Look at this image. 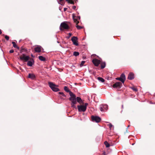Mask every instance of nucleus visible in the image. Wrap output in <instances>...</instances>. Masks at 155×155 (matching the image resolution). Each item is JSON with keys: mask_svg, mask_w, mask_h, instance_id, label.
<instances>
[{"mask_svg": "<svg viewBox=\"0 0 155 155\" xmlns=\"http://www.w3.org/2000/svg\"><path fill=\"white\" fill-rule=\"evenodd\" d=\"M70 97L69 98V100L71 102V107L76 108V107L75 105L77 103L76 96L71 92H70Z\"/></svg>", "mask_w": 155, "mask_h": 155, "instance_id": "f257e3e1", "label": "nucleus"}, {"mask_svg": "<svg viewBox=\"0 0 155 155\" xmlns=\"http://www.w3.org/2000/svg\"><path fill=\"white\" fill-rule=\"evenodd\" d=\"M88 104L85 103L84 105H78L77 107L79 112H84L86 111Z\"/></svg>", "mask_w": 155, "mask_h": 155, "instance_id": "f03ea898", "label": "nucleus"}, {"mask_svg": "<svg viewBox=\"0 0 155 155\" xmlns=\"http://www.w3.org/2000/svg\"><path fill=\"white\" fill-rule=\"evenodd\" d=\"M49 87L54 91L57 92L59 91V89L58 88V86L56 85L52 82H49L48 83Z\"/></svg>", "mask_w": 155, "mask_h": 155, "instance_id": "7ed1b4c3", "label": "nucleus"}, {"mask_svg": "<svg viewBox=\"0 0 155 155\" xmlns=\"http://www.w3.org/2000/svg\"><path fill=\"white\" fill-rule=\"evenodd\" d=\"M30 57L28 56H27L25 54H23L20 57V59L21 60L26 62L29 60Z\"/></svg>", "mask_w": 155, "mask_h": 155, "instance_id": "20e7f679", "label": "nucleus"}, {"mask_svg": "<svg viewBox=\"0 0 155 155\" xmlns=\"http://www.w3.org/2000/svg\"><path fill=\"white\" fill-rule=\"evenodd\" d=\"M64 29H68L69 28V26L65 22L62 23L60 26V29L62 30V28Z\"/></svg>", "mask_w": 155, "mask_h": 155, "instance_id": "39448f33", "label": "nucleus"}, {"mask_svg": "<svg viewBox=\"0 0 155 155\" xmlns=\"http://www.w3.org/2000/svg\"><path fill=\"white\" fill-rule=\"evenodd\" d=\"M71 40L74 45L76 46H78V38L77 37L73 36Z\"/></svg>", "mask_w": 155, "mask_h": 155, "instance_id": "423d86ee", "label": "nucleus"}, {"mask_svg": "<svg viewBox=\"0 0 155 155\" xmlns=\"http://www.w3.org/2000/svg\"><path fill=\"white\" fill-rule=\"evenodd\" d=\"M91 119L92 121H95L96 122L98 123L101 120V118L98 117L92 116Z\"/></svg>", "mask_w": 155, "mask_h": 155, "instance_id": "0eeeda50", "label": "nucleus"}, {"mask_svg": "<svg viewBox=\"0 0 155 155\" xmlns=\"http://www.w3.org/2000/svg\"><path fill=\"white\" fill-rule=\"evenodd\" d=\"M108 109V106L107 105H101L100 107V110L102 112L104 111V110H107Z\"/></svg>", "mask_w": 155, "mask_h": 155, "instance_id": "6e6552de", "label": "nucleus"}, {"mask_svg": "<svg viewBox=\"0 0 155 155\" xmlns=\"http://www.w3.org/2000/svg\"><path fill=\"white\" fill-rule=\"evenodd\" d=\"M73 18L74 22L76 23V24H78L79 22L78 20L80 19V16L76 17L74 16V15H73Z\"/></svg>", "mask_w": 155, "mask_h": 155, "instance_id": "1a4fd4ad", "label": "nucleus"}, {"mask_svg": "<svg viewBox=\"0 0 155 155\" xmlns=\"http://www.w3.org/2000/svg\"><path fill=\"white\" fill-rule=\"evenodd\" d=\"M92 62L94 65L96 66H97L101 63L100 61L96 59H93L92 60Z\"/></svg>", "mask_w": 155, "mask_h": 155, "instance_id": "9d476101", "label": "nucleus"}, {"mask_svg": "<svg viewBox=\"0 0 155 155\" xmlns=\"http://www.w3.org/2000/svg\"><path fill=\"white\" fill-rule=\"evenodd\" d=\"M125 79L126 78L124 74H122L119 80L122 83H124Z\"/></svg>", "mask_w": 155, "mask_h": 155, "instance_id": "9b49d317", "label": "nucleus"}, {"mask_svg": "<svg viewBox=\"0 0 155 155\" xmlns=\"http://www.w3.org/2000/svg\"><path fill=\"white\" fill-rule=\"evenodd\" d=\"M122 85V84L120 82H117L113 85V87L114 88L117 87H121Z\"/></svg>", "mask_w": 155, "mask_h": 155, "instance_id": "f8f14e48", "label": "nucleus"}, {"mask_svg": "<svg viewBox=\"0 0 155 155\" xmlns=\"http://www.w3.org/2000/svg\"><path fill=\"white\" fill-rule=\"evenodd\" d=\"M41 47L39 45L37 46L35 48V51L38 52H39L41 51Z\"/></svg>", "mask_w": 155, "mask_h": 155, "instance_id": "ddd939ff", "label": "nucleus"}, {"mask_svg": "<svg viewBox=\"0 0 155 155\" xmlns=\"http://www.w3.org/2000/svg\"><path fill=\"white\" fill-rule=\"evenodd\" d=\"M134 74L132 73H130L128 76V78L130 80H132L134 78Z\"/></svg>", "mask_w": 155, "mask_h": 155, "instance_id": "4468645a", "label": "nucleus"}, {"mask_svg": "<svg viewBox=\"0 0 155 155\" xmlns=\"http://www.w3.org/2000/svg\"><path fill=\"white\" fill-rule=\"evenodd\" d=\"M28 78L31 79H33L35 78V76L33 74H29L28 75Z\"/></svg>", "mask_w": 155, "mask_h": 155, "instance_id": "2eb2a0df", "label": "nucleus"}, {"mask_svg": "<svg viewBox=\"0 0 155 155\" xmlns=\"http://www.w3.org/2000/svg\"><path fill=\"white\" fill-rule=\"evenodd\" d=\"M34 61L33 60H31V61H29L27 63V65L29 66H31L33 64Z\"/></svg>", "mask_w": 155, "mask_h": 155, "instance_id": "dca6fc26", "label": "nucleus"}, {"mask_svg": "<svg viewBox=\"0 0 155 155\" xmlns=\"http://www.w3.org/2000/svg\"><path fill=\"white\" fill-rule=\"evenodd\" d=\"M38 58L41 61H45V58L43 56H40L38 57Z\"/></svg>", "mask_w": 155, "mask_h": 155, "instance_id": "f3484780", "label": "nucleus"}, {"mask_svg": "<svg viewBox=\"0 0 155 155\" xmlns=\"http://www.w3.org/2000/svg\"><path fill=\"white\" fill-rule=\"evenodd\" d=\"M76 99V101H77V102L78 103H81L82 102V100L80 97H77Z\"/></svg>", "mask_w": 155, "mask_h": 155, "instance_id": "a211bd4d", "label": "nucleus"}, {"mask_svg": "<svg viewBox=\"0 0 155 155\" xmlns=\"http://www.w3.org/2000/svg\"><path fill=\"white\" fill-rule=\"evenodd\" d=\"M13 47L15 48H17L18 49L19 48L16 45L15 43V42H12Z\"/></svg>", "mask_w": 155, "mask_h": 155, "instance_id": "6ab92c4d", "label": "nucleus"}, {"mask_svg": "<svg viewBox=\"0 0 155 155\" xmlns=\"http://www.w3.org/2000/svg\"><path fill=\"white\" fill-rule=\"evenodd\" d=\"M97 79L100 81L102 82H104V80L103 78L101 77H98L97 78Z\"/></svg>", "mask_w": 155, "mask_h": 155, "instance_id": "aec40b11", "label": "nucleus"}, {"mask_svg": "<svg viewBox=\"0 0 155 155\" xmlns=\"http://www.w3.org/2000/svg\"><path fill=\"white\" fill-rule=\"evenodd\" d=\"M59 94L61 95V98H64V97H65V95L62 92H59Z\"/></svg>", "mask_w": 155, "mask_h": 155, "instance_id": "412c9836", "label": "nucleus"}, {"mask_svg": "<svg viewBox=\"0 0 155 155\" xmlns=\"http://www.w3.org/2000/svg\"><path fill=\"white\" fill-rule=\"evenodd\" d=\"M64 90L67 92H69V93H70V92H71L69 91L68 88L66 86L64 87Z\"/></svg>", "mask_w": 155, "mask_h": 155, "instance_id": "4be33fe9", "label": "nucleus"}, {"mask_svg": "<svg viewBox=\"0 0 155 155\" xmlns=\"http://www.w3.org/2000/svg\"><path fill=\"white\" fill-rule=\"evenodd\" d=\"M79 54V53L77 51H74L73 53V54L75 56H77Z\"/></svg>", "mask_w": 155, "mask_h": 155, "instance_id": "5701e85b", "label": "nucleus"}, {"mask_svg": "<svg viewBox=\"0 0 155 155\" xmlns=\"http://www.w3.org/2000/svg\"><path fill=\"white\" fill-rule=\"evenodd\" d=\"M104 144L107 147H108L110 146L109 144L107 141H105L104 142Z\"/></svg>", "mask_w": 155, "mask_h": 155, "instance_id": "b1692460", "label": "nucleus"}, {"mask_svg": "<svg viewBox=\"0 0 155 155\" xmlns=\"http://www.w3.org/2000/svg\"><path fill=\"white\" fill-rule=\"evenodd\" d=\"M105 66V63H102L101 64V68H104Z\"/></svg>", "mask_w": 155, "mask_h": 155, "instance_id": "393cba45", "label": "nucleus"}, {"mask_svg": "<svg viewBox=\"0 0 155 155\" xmlns=\"http://www.w3.org/2000/svg\"><path fill=\"white\" fill-rule=\"evenodd\" d=\"M76 26L78 29H80L82 28V27L78 25L77 24H76Z\"/></svg>", "mask_w": 155, "mask_h": 155, "instance_id": "a878e982", "label": "nucleus"}, {"mask_svg": "<svg viewBox=\"0 0 155 155\" xmlns=\"http://www.w3.org/2000/svg\"><path fill=\"white\" fill-rule=\"evenodd\" d=\"M63 0H57L59 4H60L61 5H63L64 4L63 3H61V2H62Z\"/></svg>", "mask_w": 155, "mask_h": 155, "instance_id": "bb28decb", "label": "nucleus"}, {"mask_svg": "<svg viewBox=\"0 0 155 155\" xmlns=\"http://www.w3.org/2000/svg\"><path fill=\"white\" fill-rule=\"evenodd\" d=\"M85 62V61H82V62L81 64H80V66L82 67V66H83V65L84 64Z\"/></svg>", "mask_w": 155, "mask_h": 155, "instance_id": "cd10ccee", "label": "nucleus"}, {"mask_svg": "<svg viewBox=\"0 0 155 155\" xmlns=\"http://www.w3.org/2000/svg\"><path fill=\"white\" fill-rule=\"evenodd\" d=\"M66 1H68V2L71 4L73 3V2L72 0H66Z\"/></svg>", "mask_w": 155, "mask_h": 155, "instance_id": "c85d7f7f", "label": "nucleus"}, {"mask_svg": "<svg viewBox=\"0 0 155 155\" xmlns=\"http://www.w3.org/2000/svg\"><path fill=\"white\" fill-rule=\"evenodd\" d=\"M5 38L7 40H8L9 39V37L7 35L5 36Z\"/></svg>", "mask_w": 155, "mask_h": 155, "instance_id": "c756f323", "label": "nucleus"}, {"mask_svg": "<svg viewBox=\"0 0 155 155\" xmlns=\"http://www.w3.org/2000/svg\"><path fill=\"white\" fill-rule=\"evenodd\" d=\"M68 34H69V36H68V37H67V38H70V37L71 36V35H72V34H71V33H69Z\"/></svg>", "mask_w": 155, "mask_h": 155, "instance_id": "7c9ffc66", "label": "nucleus"}, {"mask_svg": "<svg viewBox=\"0 0 155 155\" xmlns=\"http://www.w3.org/2000/svg\"><path fill=\"white\" fill-rule=\"evenodd\" d=\"M131 88L134 91H137V88L134 87H132Z\"/></svg>", "mask_w": 155, "mask_h": 155, "instance_id": "2f4dec72", "label": "nucleus"}, {"mask_svg": "<svg viewBox=\"0 0 155 155\" xmlns=\"http://www.w3.org/2000/svg\"><path fill=\"white\" fill-rule=\"evenodd\" d=\"M109 125V127L111 129L112 127H113V126L112 125H111V124H110Z\"/></svg>", "mask_w": 155, "mask_h": 155, "instance_id": "473e14b6", "label": "nucleus"}, {"mask_svg": "<svg viewBox=\"0 0 155 155\" xmlns=\"http://www.w3.org/2000/svg\"><path fill=\"white\" fill-rule=\"evenodd\" d=\"M9 52L10 53H12L14 52V50H11L10 51H9Z\"/></svg>", "mask_w": 155, "mask_h": 155, "instance_id": "72a5a7b5", "label": "nucleus"}, {"mask_svg": "<svg viewBox=\"0 0 155 155\" xmlns=\"http://www.w3.org/2000/svg\"><path fill=\"white\" fill-rule=\"evenodd\" d=\"M76 6H74L72 7V8L74 9L75 8H76Z\"/></svg>", "mask_w": 155, "mask_h": 155, "instance_id": "f704fd0d", "label": "nucleus"}, {"mask_svg": "<svg viewBox=\"0 0 155 155\" xmlns=\"http://www.w3.org/2000/svg\"><path fill=\"white\" fill-rule=\"evenodd\" d=\"M67 8H64V11H65L66 10Z\"/></svg>", "mask_w": 155, "mask_h": 155, "instance_id": "c9c22d12", "label": "nucleus"}, {"mask_svg": "<svg viewBox=\"0 0 155 155\" xmlns=\"http://www.w3.org/2000/svg\"><path fill=\"white\" fill-rule=\"evenodd\" d=\"M119 78H116V79L117 80H119Z\"/></svg>", "mask_w": 155, "mask_h": 155, "instance_id": "e433bc0d", "label": "nucleus"}, {"mask_svg": "<svg viewBox=\"0 0 155 155\" xmlns=\"http://www.w3.org/2000/svg\"><path fill=\"white\" fill-rule=\"evenodd\" d=\"M2 32L1 30L0 29V34L2 33Z\"/></svg>", "mask_w": 155, "mask_h": 155, "instance_id": "4c0bfd02", "label": "nucleus"}]
</instances>
